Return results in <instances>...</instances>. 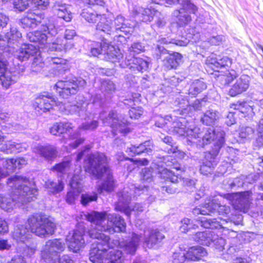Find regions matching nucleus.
I'll use <instances>...</instances> for the list:
<instances>
[{
  "instance_id": "obj_4",
  "label": "nucleus",
  "mask_w": 263,
  "mask_h": 263,
  "mask_svg": "<svg viewBox=\"0 0 263 263\" xmlns=\"http://www.w3.org/2000/svg\"><path fill=\"white\" fill-rule=\"evenodd\" d=\"M90 222L92 228L88 230L86 234L90 238L96 239V240L91 245L89 259L93 263H101L103 261L108 249L109 248L117 247L119 245V240H111L108 236L100 232L104 231V230H100L96 223Z\"/></svg>"
},
{
  "instance_id": "obj_2",
  "label": "nucleus",
  "mask_w": 263,
  "mask_h": 263,
  "mask_svg": "<svg viewBox=\"0 0 263 263\" xmlns=\"http://www.w3.org/2000/svg\"><path fill=\"white\" fill-rule=\"evenodd\" d=\"M7 184L10 187L11 195L0 197L1 208L11 212L17 203L24 204L33 201L37 194V190L29 186V179L26 177L14 175L8 179Z\"/></svg>"
},
{
  "instance_id": "obj_53",
  "label": "nucleus",
  "mask_w": 263,
  "mask_h": 263,
  "mask_svg": "<svg viewBox=\"0 0 263 263\" xmlns=\"http://www.w3.org/2000/svg\"><path fill=\"white\" fill-rule=\"evenodd\" d=\"M162 139L163 142L167 145V146L164 149L165 151L168 154L175 153L177 152V145L171 137L165 136Z\"/></svg>"
},
{
  "instance_id": "obj_60",
  "label": "nucleus",
  "mask_w": 263,
  "mask_h": 263,
  "mask_svg": "<svg viewBox=\"0 0 263 263\" xmlns=\"http://www.w3.org/2000/svg\"><path fill=\"white\" fill-rule=\"evenodd\" d=\"M160 41L161 43L164 44L173 43L180 46H186L189 43V41L186 39L181 40L176 39L161 38Z\"/></svg>"
},
{
  "instance_id": "obj_46",
  "label": "nucleus",
  "mask_w": 263,
  "mask_h": 263,
  "mask_svg": "<svg viewBox=\"0 0 263 263\" xmlns=\"http://www.w3.org/2000/svg\"><path fill=\"white\" fill-rule=\"evenodd\" d=\"M109 251L107 255V260L105 263H122V252L119 249H115V247L109 248Z\"/></svg>"
},
{
  "instance_id": "obj_1",
  "label": "nucleus",
  "mask_w": 263,
  "mask_h": 263,
  "mask_svg": "<svg viewBox=\"0 0 263 263\" xmlns=\"http://www.w3.org/2000/svg\"><path fill=\"white\" fill-rule=\"evenodd\" d=\"M201 130L198 127H186L184 135L182 136L186 137L189 143L191 145L195 144L199 147H204L212 142L211 149L204 153V159L199 168L201 174L208 175L212 174L217 166L219 161L218 154L220 151L221 150L223 153L225 151L230 154L233 152L234 148L226 146L225 132L220 128H208L201 139Z\"/></svg>"
},
{
  "instance_id": "obj_35",
  "label": "nucleus",
  "mask_w": 263,
  "mask_h": 263,
  "mask_svg": "<svg viewBox=\"0 0 263 263\" xmlns=\"http://www.w3.org/2000/svg\"><path fill=\"white\" fill-rule=\"evenodd\" d=\"M124 24L128 25L127 27L129 28L128 32H125L123 31L125 30L124 29H121V31H118V32L115 33L110 36L111 39L114 41L120 43V44L126 43L127 39L129 38L128 35L132 34L134 30V24H132L129 20L125 18ZM126 30L128 31V30Z\"/></svg>"
},
{
  "instance_id": "obj_34",
  "label": "nucleus",
  "mask_w": 263,
  "mask_h": 263,
  "mask_svg": "<svg viewBox=\"0 0 263 263\" xmlns=\"http://www.w3.org/2000/svg\"><path fill=\"white\" fill-rule=\"evenodd\" d=\"M144 243L148 248L155 247L164 238V235L157 229L151 230L144 235Z\"/></svg>"
},
{
  "instance_id": "obj_5",
  "label": "nucleus",
  "mask_w": 263,
  "mask_h": 263,
  "mask_svg": "<svg viewBox=\"0 0 263 263\" xmlns=\"http://www.w3.org/2000/svg\"><path fill=\"white\" fill-rule=\"evenodd\" d=\"M88 221H91L98 226L100 230L113 234L115 232H123L125 231L126 224L124 219L119 214H109L106 212L93 211L86 215Z\"/></svg>"
},
{
  "instance_id": "obj_15",
  "label": "nucleus",
  "mask_w": 263,
  "mask_h": 263,
  "mask_svg": "<svg viewBox=\"0 0 263 263\" xmlns=\"http://www.w3.org/2000/svg\"><path fill=\"white\" fill-rule=\"evenodd\" d=\"M193 238L195 241L200 245L213 246L220 251L225 249V239L219 237L213 231L208 230L197 232Z\"/></svg>"
},
{
  "instance_id": "obj_41",
  "label": "nucleus",
  "mask_w": 263,
  "mask_h": 263,
  "mask_svg": "<svg viewBox=\"0 0 263 263\" xmlns=\"http://www.w3.org/2000/svg\"><path fill=\"white\" fill-rule=\"evenodd\" d=\"M72 129V124L68 122H60L54 123L50 128V133L54 136L69 132Z\"/></svg>"
},
{
  "instance_id": "obj_58",
  "label": "nucleus",
  "mask_w": 263,
  "mask_h": 263,
  "mask_svg": "<svg viewBox=\"0 0 263 263\" xmlns=\"http://www.w3.org/2000/svg\"><path fill=\"white\" fill-rule=\"evenodd\" d=\"M254 129L250 126H242L240 128L239 136L241 139H250L254 135Z\"/></svg>"
},
{
  "instance_id": "obj_12",
  "label": "nucleus",
  "mask_w": 263,
  "mask_h": 263,
  "mask_svg": "<svg viewBox=\"0 0 263 263\" xmlns=\"http://www.w3.org/2000/svg\"><path fill=\"white\" fill-rule=\"evenodd\" d=\"M181 7L172 13V16L179 27L187 25L192 20L191 14H196L198 7L192 0H181Z\"/></svg>"
},
{
  "instance_id": "obj_62",
  "label": "nucleus",
  "mask_w": 263,
  "mask_h": 263,
  "mask_svg": "<svg viewBox=\"0 0 263 263\" xmlns=\"http://www.w3.org/2000/svg\"><path fill=\"white\" fill-rule=\"evenodd\" d=\"M153 169L151 167L143 168L141 172V178L143 181L150 182L153 177Z\"/></svg>"
},
{
  "instance_id": "obj_8",
  "label": "nucleus",
  "mask_w": 263,
  "mask_h": 263,
  "mask_svg": "<svg viewBox=\"0 0 263 263\" xmlns=\"http://www.w3.org/2000/svg\"><path fill=\"white\" fill-rule=\"evenodd\" d=\"M46 25H41L40 30L27 34V37L30 42L38 43L41 45L50 44L54 41V37L58 34V28L56 27V18L49 17ZM52 44H51L52 45Z\"/></svg>"
},
{
  "instance_id": "obj_51",
  "label": "nucleus",
  "mask_w": 263,
  "mask_h": 263,
  "mask_svg": "<svg viewBox=\"0 0 263 263\" xmlns=\"http://www.w3.org/2000/svg\"><path fill=\"white\" fill-rule=\"evenodd\" d=\"M237 74L235 70H231L223 72V73L220 74L218 76V80L221 82L223 85L229 84L232 81L236 79Z\"/></svg>"
},
{
  "instance_id": "obj_36",
  "label": "nucleus",
  "mask_w": 263,
  "mask_h": 263,
  "mask_svg": "<svg viewBox=\"0 0 263 263\" xmlns=\"http://www.w3.org/2000/svg\"><path fill=\"white\" fill-rule=\"evenodd\" d=\"M159 14V11L152 6L147 8H139L137 10V16L140 21L148 23L154 20L155 15Z\"/></svg>"
},
{
  "instance_id": "obj_27",
  "label": "nucleus",
  "mask_w": 263,
  "mask_h": 263,
  "mask_svg": "<svg viewBox=\"0 0 263 263\" xmlns=\"http://www.w3.org/2000/svg\"><path fill=\"white\" fill-rule=\"evenodd\" d=\"M206 63L209 67L214 71L222 72L220 69L229 67L232 63V60L228 57H217L215 54H212L206 59Z\"/></svg>"
},
{
  "instance_id": "obj_11",
  "label": "nucleus",
  "mask_w": 263,
  "mask_h": 263,
  "mask_svg": "<svg viewBox=\"0 0 263 263\" xmlns=\"http://www.w3.org/2000/svg\"><path fill=\"white\" fill-rule=\"evenodd\" d=\"M65 248V243L62 239L49 240L41 251L42 259L45 263H55Z\"/></svg>"
},
{
  "instance_id": "obj_25",
  "label": "nucleus",
  "mask_w": 263,
  "mask_h": 263,
  "mask_svg": "<svg viewBox=\"0 0 263 263\" xmlns=\"http://www.w3.org/2000/svg\"><path fill=\"white\" fill-rule=\"evenodd\" d=\"M55 102L51 97L40 95L36 98L33 103V107L36 114L41 115L43 113L50 111L53 108Z\"/></svg>"
},
{
  "instance_id": "obj_16",
  "label": "nucleus",
  "mask_w": 263,
  "mask_h": 263,
  "mask_svg": "<svg viewBox=\"0 0 263 263\" xmlns=\"http://www.w3.org/2000/svg\"><path fill=\"white\" fill-rule=\"evenodd\" d=\"M167 54L164 58V65L169 69H176L182 62V55L177 52L170 51L163 46L158 45L156 48V58L161 59L162 55Z\"/></svg>"
},
{
  "instance_id": "obj_22",
  "label": "nucleus",
  "mask_w": 263,
  "mask_h": 263,
  "mask_svg": "<svg viewBox=\"0 0 263 263\" xmlns=\"http://www.w3.org/2000/svg\"><path fill=\"white\" fill-rule=\"evenodd\" d=\"M49 17H45L41 13L28 12L20 21V25L24 29L35 28L39 25H46Z\"/></svg>"
},
{
  "instance_id": "obj_33",
  "label": "nucleus",
  "mask_w": 263,
  "mask_h": 263,
  "mask_svg": "<svg viewBox=\"0 0 263 263\" xmlns=\"http://www.w3.org/2000/svg\"><path fill=\"white\" fill-rule=\"evenodd\" d=\"M28 146L26 143L8 141L0 146V151L7 154L21 153L26 151Z\"/></svg>"
},
{
  "instance_id": "obj_52",
  "label": "nucleus",
  "mask_w": 263,
  "mask_h": 263,
  "mask_svg": "<svg viewBox=\"0 0 263 263\" xmlns=\"http://www.w3.org/2000/svg\"><path fill=\"white\" fill-rule=\"evenodd\" d=\"M231 108L243 114L248 113L253 110L252 107L247 102L243 101H238L236 103H233L231 105Z\"/></svg>"
},
{
  "instance_id": "obj_29",
  "label": "nucleus",
  "mask_w": 263,
  "mask_h": 263,
  "mask_svg": "<svg viewBox=\"0 0 263 263\" xmlns=\"http://www.w3.org/2000/svg\"><path fill=\"white\" fill-rule=\"evenodd\" d=\"M141 237L136 233H133L132 237L124 241L120 242L115 247L119 249V247L122 249L124 252L127 254L134 255L136 253L139 245Z\"/></svg>"
},
{
  "instance_id": "obj_55",
  "label": "nucleus",
  "mask_w": 263,
  "mask_h": 263,
  "mask_svg": "<svg viewBox=\"0 0 263 263\" xmlns=\"http://www.w3.org/2000/svg\"><path fill=\"white\" fill-rule=\"evenodd\" d=\"M13 5L16 10L22 12L31 7V0H14Z\"/></svg>"
},
{
  "instance_id": "obj_63",
  "label": "nucleus",
  "mask_w": 263,
  "mask_h": 263,
  "mask_svg": "<svg viewBox=\"0 0 263 263\" xmlns=\"http://www.w3.org/2000/svg\"><path fill=\"white\" fill-rule=\"evenodd\" d=\"M257 130L258 137L256 138V142L258 146H261L263 145V119L259 121Z\"/></svg>"
},
{
  "instance_id": "obj_56",
  "label": "nucleus",
  "mask_w": 263,
  "mask_h": 263,
  "mask_svg": "<svg viewBox=\"0 0 263 263\" xmlns=\"http://www.w3.org/2000/svg\"><path fill=\"white\" fill-rule=\"evenodd\" d=\"M210 200L208 202H206L202 205H200L198 207L194 208L192 210V213L194 215L201 214L203 215H210Z\"/></svg>"
},
{
  "instance_id": "obj_21",
  "label": "nucleus",
  "mask_w": 263,
  "mask_h": 263,
  "mask_svg": "<svg viewBox=\"0 0 263 263\" xmlns=\"http://www.w3.org/2000/svg\"><path fill=\"white\" fill-rule=\"evenodd\" d=\"M76 35V32L74 29H67L65 31L64 37H58L55 42L49 46V48L52 51L69 50L74 46L72 40Z\"/></svg>"
},
{
  "instance_id": "obj_24",
  "label": "nucleus",
  "mask_w": 263,
  "mask_h": 263,
  "mask_svg": "<svg viewBox=\"0 0 263 263\" xmlns=\"http://www.w3.org/2000/svg\"><path fill=\"white\" fill-rule=\"evenodd\" d=\"M171 116V119L166 123V129L170 133L178 135L180 136L184 135L185 129L187 126V121L184 117Z\"/></svg>"
},
{
  "instance_id": "obj_49",
  "label": "nucleus",
  "mask_w": 263,
  "mask_h": 263,
  "mask_svg": "<svg viewBox=\"0 0 263 263\" xmlns=\"http://www.w3.org/2000/svg\"><path fill=\"white\" fill-rule=\"evenodd\" d=\"M45 185L50 194L55 195L63 190L64 184L62 180H58L57 182L49 181Z\"/></svg>"
},
{
  "instance_id": "obj_45",
  "label": "nucleus",
  "mask_w": 263,
  "mask_h": 263,
  "mask_svg": "<svg viewBox=\"0 0 263 263\" xmlns=\"http://www.w3.org/2000/svg\"><path fill=\"white\" fill-rule=\"evenodd\" d=\"M206 88V84L200 80H195L191 84L189 89V94L195 97Z\"/></svg>"
},
{
  "instance_id": "obj_20",
  "label": "nucleus",
  "mask_w": 263,
  "mask_h": 263,
  "mask_svg": "<svg viewBox=\"0 0 263 263\" xmlns=\"http://www.w3.org/2000/svg\"><path fill=\"white\" fill-rule=\"evenodd\" d=\"M210 214L211 213H214L215 212H218L219 215H223L225 218L218 217L217 218V220L220 222L222 223V226L218 229L224 228L223 224L225 223H228V222H233L235 224H238L240 221H241L242 217L241 215L238 216V219L239 220L237 221V222H236L233 219H232V217H230L229 216V214L230 213V209L229 206H226L225 205H221L220 203L218 202L217 199L216 198H213L212 200H210ZM218 229V228L217 229Z\"/></svg>"
},
{
  "instance_id": "obj_48",
  "label": "nucleus",
  "mask_w": 263,
  "mask_h": 263,
  "mask_svg": "<svg viewBox=\"0 0 263 263\" xmlns=\"http://www.w3.org/2000/svg\"><path fill=\"white\" fill-rule=\"evenodd\" d=\"M82 17L90 23H96L102 15L98 14L91 9H84L81 14Z\"/></svg>"
},
{
  "instance_id": "obj_31",
  "label": "nucleus",
  "mask_w": 263,
  "mask_h": 263,
  "mask_svg": "<svg viewBox=\"0 0 263 263\" xmlns=\"http://www.w3.org/2000/svg\"><path fill=\"white\" fill-rule=\"evenodd\" d=\"M38 52V47L31 44H25L17 50L14 57L18 60L23 62L36 55Z\"/></svg>"
},
{
  "instance_id": "obj_9",
  "label": "nucleus",
  "mask_w": 263,
  "mask_h": 263,
  "mask_svg": "<svg viewBox=\"0 0 263 263\" xmlns=\"http://www.w3.org/2000/svg\"><path fill=\"white\" fill-rule=\"evenodd\" d=\"M125 19V18L121 15H117L113 20L107 18L105 15H102L96 26V30L98 32H104L110 37L118 31H121V29L128 30L124 31L127 32L129 31V28L127 27V24H124Z\"/></svg>"
},
{
  "instance_id": "obj_42",
  "label": "nucleus",
  "mask_w": 263,
  "mask_h": 263,
  "mask_svg": "<svg viewBox=\"0 0 263 263\" xmlns=\"http://www.w3.org/2000/svg\"><path fill=\"white\" fill-rule=\"evenodd\" d=\"M219 118V112L216 110L209 108L203 114L201 118V121L203 124L207 126L215 125Z\"/></svg>"
},
{
  "instance_id": "obj_18",
  "label": "nucleus",
  "mask_w": 263,
  "mask_h": 263,
  "mask_svg": "<svg viewBox=\"0 0 263 263\" xmlns=\"http://www.w3.org/2000/svg\"><path fill=\"white\" fill-rule=\"evenodd\" d=\"M89 103L83 96H77L75 101L67 104L65 106V113L70 115H76L78 116L89 118L91 113L87 110Z\"/></svg>"
},
{
  "instance_id": "obj_39",
  "label": "nucleus",
  "mask_w": 263,
  "mask_h": 263,
  "mask_svg": "<svg viewBox=\"0 0 263 263\" xmlns=\"http://www.w3.org/2000/svg\"><path fill=\"white\" fill-rule=\"evenodd\" d=\"M174 104L179 107L177 113L179 112V114L182 116L189 114V111L191 110V105H189V102L186 96H178L175 100Z\"/></svg>"
},
{
  "instance_id": "obj_6",
  "label": "nucleus",
  "mask_w": 263,
  "mask_h": 263,
  "mask_svg": "<svg viewBox=\"0 0 263 263\" xmlns=\"http://www.w3.org/2000/svg\"><path fill=\"white\" fill-rule=\"evenodd\" d=\"M143 189V187H138L134 184H129L125 187L121 193V195L119 197L118 201L116 204V210L124 213L128 217L130 216L132 211L142 212L143 207L141 204L136 203L132 210L128 204L133 198L139 196L142 193Z\"/></svg>"
},
{
  "instance_id": "obj_50",
  "label": "nucleus",
  "mask_w": 263,
  "mask_h": 263,
  "mask_svg": "<svg viewBox=\"0 0 263 263\" xmlns=\"http://www.w3.org/2000/svg\"><path fill=\"white\" fill-rule=\"evenodd\" d=\"M145 50V47L140 42H135L132 43L128 48V55L126 58H133L136 54H139Z\"/></svg>"
},
{
  "instance_id": "obj_10",
  "label": "nucleus",
  "mask_w": 263,
  "mask_h": 263,
  "mask_svg": "<svg viewBox=\"0 0 263 263\" xmlns=\"http://www.w3.org/2000/svg\"><path fill=\"white\" fill-rule=\"evenodd\" d=\"M86 84V81L81 77H74L68 80L66 78L64 80L58 81L55 84L54 89L60 97L67 98L76 94L79 88H83Z\"/></svg>"
},
{
  "instance_id": "obj_17",
  "label": "nucleus",
  "mask_w": 263,
  "mask_h": 263,
  "mask_svg": "<svg viewBox=\"0 0 263 263\" xmlns=\"http://www.w3.org/2000/svg\"><path fill=\"white\" fill-rule=\"evenodd\" d=\"M85 228L83 224L79 223L72 233H69L66 240L68 242V248L70 251L77 253L85 244V237H86Z\"/></svg>"
},
{
  "instance_id": "obj_28",
  "label": "nucleus",
  "mask_w": 263,
  "mask_h": 263,
  "mask_svg": "<svg viewBox=\"0 0 263 263\" xmlns=\"http://www.w3.org/2000/svg\"><path fill=\"white\" fill-rule=\"evenodd\" d=\"M250 80L251 78L248 75H241L232 85L229 91L230 96L235 97L246 91L249 87Z\"/></svg>"
},
{
  "instance_id": "obj_26",
  "label": "nucleus",
  "mask_w": 263,
  "mask_h": 263,
  "mask_svg": "<svg viewBox=\"0 0 263 263\" xmlns=\"http://www.w3.org/2000/svg\"><path fill=\"white\" fill-rule=\"evenodd\" d=\"M126 65L134 72H144L148 69L150 61L147 58L134 57L130 58H126Z\"/></svg>"
},
{
  "instance_id": "obj_13",
  "label": "nucleus",
  "mask_w": 263,
  "mask_h": 263,
  "mask_svg": "<svg viewBox=\"0 0 263 263\" xmlns=\"http://www.w3.org/2000/svg\"><path fill=\"white\" fill-rule=\"evenodd\" d=\"M100 118L105 125L110 126L112 129V133L114 136L117 135L118 133L125 135L130 132V128L127 120L120 119L116 111H110L108 116L104 118L101 114Z\"/></svg>"
},
{
  "instance_id": "obj_61",
  "label": "nucleus",
  "mask_w": 263,
  "mask_h": 263,
  "mask_svg": "<svg viewBox=\"0 0 263 263\" xmlns=\"http://www.w3.org/2000/svg\"><path fill=\"white\" fill-rule=\"evenodd\" d=\"M155 18V22L152 25V27L154 28H162L165 26L166 22L164 17L159 11V14L155 15L154 19Z\"/></svg>"
},
{
  "instance_id": "obj_40",
  "label": "nucleus",
  "mask_w": 263,
  "mask_h": 263,
  "mask_svg": "<svg viewBox=\"0 0 263 263\" xmlns=\"http://www.w3.org/2000/svg\"><path fill=\"white\" fill-rule=\"evenodd\" d=\"M207 254L206 251L201 246H194L190 248L186 252L187 260L197 261Z\"/></svg>"
},
{
  "instance_id": "obj_3",
  "label": "nucleus",
  "mask_w": 263,
  "mask_h": 263,
  "mask_svg": "<svg viewBox=\"0 0 263 263\" xmlns=\"http://www.w3.org/2000/svg\"><path fill=\"white\" fill-rule=\"evenodd\" d=\"M55 225L45 215L35 214L31 215L25 224H17L12 233V237L17 242H24L29 238V231L40 237L52 235Z\"/></svg>"
},
{
  "instance_id": "obj_47",
  "label": "nucleus",
  "mask_w": 263,
  "mask_h": 263,
  "mask_svg": "<svg viewBox=\"0 0 263 263\" xmlns=\"http://www.w3.org/2000/svg\"><path fill=\"white\" fill-rule=\"evenodd\" d=\"M14 159L3 160V165L5 170L0 168V179L6 177L9 174L15 171Z\"/></svg>"
},
{
  "instance_id": "obj_64",
  "label": "nucleus",
  "mask_w": 263,
  "mask_h": 263,
  "mask_svg": "<svg viewBox=\"0 0 263 263\" xmlns=\"http://www.w3.org/2000/svg\"><path fill=\"white\" fill-rule=\"evenodd\" d=\"M173 263H183L186 258V253L183 252H178L174 253L172 256Z\"/></svg>"
},
{
  "instance_id": "obj_23",
  "label": "nucleus",
  "mask_w": 263,
  "mask_h": 263,
  "mask_svg": "<svg viewBox=\"0 0 263 263\" xmlns=\"http://www.w3.org/2000/svg\"><path fill=\"white\" fill-rule=\"evenodd\" d=\"M182 222L185 224L188 223L187 232L192 229L198 228L199 226L209 229H217L222 226V223L217 219H208L205 217L195 221L189 218H184Z\"/></svg>"
},
{
  "instance_id": "obj_38",
  "label": "nucleus",
  "mask_w": 263,
  "mask_h": 263,
  "mask_svg": "<svg viewBox=\"0 0 263 263\" xmlns=\"http://www.w3.org/2000/svg\"><path fill=\"white\" fill-rule=\"evenodd\" d=\"M104 54V58L106 61L114 63H119V65L123 67L120 62L123 60V55L119 49H116L113 46L109 47Z\"/></svg>"
},
{
  "instance_id": "obj_32",
  "label": "nucleus",
  "mask_w": 263,
  "mask_h": 263,
  "mask_svg": "<svg viewBox=\"0 0 263 263\" xmlns=\"http://www.w3.org/2000/svg\"><path fill=\"white\" fill-rule=\"evenodd\" d=\"M33 151L47 160L55 158L58 154L56 147L49 144L44 145H38L33 148Z\"/></svg>"
},
{
  "instance_id": "obj_59",
  "label": "nucleus",
  "mask_w": 263,
  "mask_h": 263,
  "mask_svg": "<svg viewBox=\"0 0 263 263\" xmlns=\"http://www.w3.org/2000/svg\"><path fill=\"white\" fill-rule=\"evenodd\" d=\"M99 125L98 120L92 119V120H86L80 126V128L84 130H93Z\"/></svg>"
},
{
  "instance_id": "obj_19",
  "label": "nucleus",
  "mask_w": 263,
  "mask_h": 263,
  "mask_svg": "<svg viewBox=\"0 0 263 263\" xmlns=\"http://www.w3.org/2000/svg\"><path fill=\"white\" fill-rule=\"evenodd\" d=\"M251 194V191H247L235 194H227L225 195V198L230 200L236 209L246 213L250 208Z\"/></svg>"
},
{
  "instance_id": "obj_57",
  "label": "nucleus",
  "mask_w": 263,
  "mask_h": 263,
  "mask_svg": "<svg viewBox=\"0 0 263 263\" xmlns=\"http://www.w3.org/2000/svg\"><path fill=\"white\" fill-rule=\"evenodd\" d=\"M71 165V161L65 160L56 164L53 166V170L62 173H65L68 171Z\"/></svg>"
},
{
  "instance_id": "obj_43",
  "label": "nucleus",
  "mask_w": 263,
  "mask_h": 263,
  "mask_svg": "<svg viewBox=\"0 0 263 263\" xmlns=\"http://www.w3.org/2000/svg\"><path fill=\"white\" fill-rule=\"evenodd\" d=\"M47 62L53 69L58 71H65L67 69L66 60L58 57H48Z\"/></svg>"
},
{
  "instance_id": "obj_37",
  "label": "nucleus",
  "mask_w": 263,
  "mask_h": 263,
  "mask_svg": "<svg viewBox=\"0 0 263 263\" xmlns=\"http://www.w3.org/2000/svg\"><path fill=\"white\" fill-rule=\"evenodd\" d=\"M104 176H105L104 180L98 188V191L100 193L103 191L110 192L114 190L115 187V180L110 169L104 173Z\"/></svg>"
},
{
  "instance_id": "obj_7",
  "label": "nucleus",
  "mask_w": 263,
  "mask_h": 263,
  "mask_svg": "<svg viewBox=\"0 0 263 263\" xmlns=\"http://www.w3.org/2000/svg\"><path fill=\"white\" fill-rule=\"evenodd\" d=\"M85 165L86 172L97 179H102L104 173L110 169L107 157L101 152L88 155L85 160Z\"/></svg>"
},
{
  "instance_id": "obj_14",
  "label": "nucleus",
  "mask_w": 263,
  "mask_h": 263,
  "mask_svg": "<svg viewBox=\"0 0 263 263\" xmlns=\"http://www.w3.org/2000/svg\"><path fill=\"white\" fill-rule=\"evenodd\" d=\"M159 177L160 179V189L164 192L172 194L179 191L178 184L181 181L178 175L171 170L167 168H163L159 172Z\"/></svg>"
},
{
  "instance_id": "obj_30",
  "label": "nucleus",
  "mask_w": 263,
  "mask_h": 263,
  "mask_svg": "<svg viewBox=\"0 0 263 263\" xmlns=\"http://www.w3.org/2000/svg\"><path fill=\"white\" fill-rule=\"evenodd\" d=\"M153 144L150 140L146 141L140 144L131 145L130 147L127 146L126 152L131 157L142 154L143 153L151 155L153 152Z\"/></svg>"
},
{
  "instance_id": "obj_44",
  "label": "nucleus",
  "mask_w": 263,
  "mask_h": 263,
  "mask_svg": "<svg viewBox=\"0 0 263 263\" xmlns=\"http://www.w3.org/2000/svg\"><path fill=\"white\" fill-rule=\"evenodd\" d=\"M100 89L105 96L110 98L111 96L115 92L116 85L112 81L104 79L101 82Z\"/></svg>"
},
{
  "instance_id": "obj_54",
  "label": "nucleus",
  "mask_w": 263,
  "mask_h": 263,
  "mask_svg": "<svg viewBox=\"0 0 263 263\" xmlns=\"http://www.w3.org/2000/svg\"><path fill=\"white\" fill-rule=\"evenodd\" d=\"M97 199L98 194L95 192L82 194L81 196V203L84 206H86L92 201H97Z\"/></svg>"
}]
</instances>
